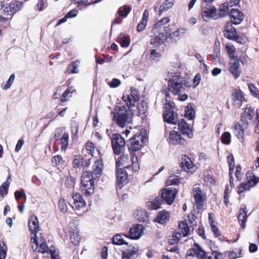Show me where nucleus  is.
I'll return each mask as SVG.
<instances>
[{
	"label": "nucleus",
	"mask_w": 259,
	"mask_h": 259,
	"mask_svg": "<svg viewBox=\"0 0 259 259\" xmlns=\"http://www.w3.org/2000/svg\"><path fill=\"white\" fill-rule=\"evenodd\" d=\"M190 228L188 227V225L186 221H181L179 224L178 232L181 233L183 235V237H185L188 235Z\"/></svg>",
	"instance_id": "7c9ffc66"
},
{
	"label": "nucleus",
	"mask_w": 259,
	"mask_h": 259,
	"mask_svg": "<svg viewBox=\"0 0 259 259\" xmlns=\"http://www.w3.org/2000/svg\"><path fill=\"white\" fill-rule=\"evenodd\" d=\"M245 210V208H241L238 216V221L241 223L240 225L243 229L245 227V224L247 220V215Z\"/></svg>",
	"instance_id": "473e14b6"
},
{
	"label": "nucleus",
	"mask_w": 259,
	"mask_h": 259,
	"mask_svg": "<svg viewBox=\"0 0 259 259\" xmlns=\"http://www.w3.org/2000/svg\"><path fill=\"white\" fill-rule=\"evenodd\" d=\"M240 60V59L237 57H234L230 59L229 61V70L235 79L238 78L241 74L239 68Z\"/></svg>",
	"instance_id": "6e6552de"
},
{
	"label": "nucleus",
	"mask_w": 259,
	"mask_h": 259,
	"mask_svg": "<svg viewBox=\"0 0 259 259\" xmlns=\"http://www.w3.org/2000/svg\"><path fill=\"white\" fill-rule=\"evenodd\" d=\"M23 6V3L19 1L11 2L5 9V11L7 13H11L12 14L16 13L21 10Z\"/></svg>",
	"instance_id": "b1692460"
},
{
	"label": "nucleus",
	"mask_w": 259,
	"mask_h": 259,
	"mask_svg": "<svg viewBox=\"0 0 259 259\" xmlns=\"http://www.w3.org/2000/svg\"><path fill=\"white\" fill-rule=\"evenodd\" d=\"M169 140L170 143L174 145L180 144L184 146L186 144V140L182 137L181 135L175 131L170 132Z\"/></svg>",
	"instance_id": "dca6fc26"
},
{
	"label": "nucleus",
	"mask_w": 259,
	"mask_h": 259,
	"mask_svg": "<svg viewBox=\"0 0 259 259\" xmlns=\"http://www.w3.org/2000/svg\"><path fill=\"white\" fill-rule=\"evenodd\" d=\"M73 88L72 87H68L62 94L60 100L62 102H65L68 100L69 97L71 96V94L73 92Z\"/></svg>",
	"instance_id": "79ce46f5"
},
{
	"label": "nucleus",
	"mask_w": 259,
	"mask_h": 259,
	"mask_svg": "<svg viewBox=\"0 0 259 259\" xmlns=\"http://www.w3.org/2000/svg\"><path fill=\"white\" fill-rule=\"evenodd\" d=\"M248 89L252 96L254 97L257 98L259 96V91L253 83H249L248 84Z\"/></svg>",
	"instance_id": "5fc2aeb1"
},
{
	"label": "nucleus",
	"mask_w": 259,
	"mask_h": 259,
	"mask_svg": "<svg viewBox=\"0 0 259 259\" xmlns=\"http://www.w3.org/2000/svg\"><path fill=\"white\" fill-rule=\"evenodd\" d=\"M94 179L90 176V172H84L81 179V189L84 195L89 196L93 194L95 191Z\"/></svg>",
	"instance_id": "20e7f679"
},
{
	"label": "nucleus",
	"mask_w": 259,
	"mask_h": 259,
	"mask_svg": "<svg viewBox=\"0 0 259 259\" xmlns=\"http://www.w3.org/2000/svg\"><path fill=\"white\" fill-rule=\"evenodd\" d=\"M38 221L36 216H31L29 221V228L30 231L33 234L37 232V230L38 229Z\"/></svg>",
	"instance_id": "c756f323"
},
{
	"label": "nucleus",
	"mask_w": 259,
	"mask_h": 259,
	"mask_svg": "<svg viewBox=\"0 0 259 259\" xmlns=\"http://www.w3.org/2000/svg\"><path fill=\"white\" fill-rule=\"evenodd\" d=\"M131 8L129 6L125 5L123 7L122 10L120 8L118 10L119 15L120 16L126 17L128 14L130 12Z\"/></svg>",
	"instance_id": "052dcab7"
},
{
	"label": "nucleus",
	"mask_w": 259,
	"mask_h": 259,
	"mask_svg": "<svg viewBox=\"0 0 259 259\" xmlns=\"http://www.w3.org/2000/svg\"><path fill=\"white\" fill-rule=\"evenodd\" d=\"M137 108L140 115L144 114L147 111L148 105L145 102H142L138 104Z\"/></svg>",
	"instance_id": "603ef678"
},
{
	"label": "nucleus",
	"mask_w": 259,
	"mask_h": 259,
	"mask_svg": "<svg viewBox=\"0 0 259 259\" xmlns=\"http://www.w3.org/2000/svg\"><path fill=\"white\" fill-rule=\"evenodd\" d=\"M185 33V29L183 28L178 29L166 36L167 39H169L171 42L176 43L180 39Z\"/></svg>",
	"instance_id": "4be33fe9"
},
{
	"label": "nucleus",
	"mask_w": 259,
	"mask_h": 259,
	"mask_svg": "<svg viewBox=\"0 0 259 259\" xmlns=\"http://www.w3.org/2000/svg\"><path fill=\"white\" fill-rule=\"evenodd\" d=\"M251 174L247 172L246 174V177L247 178V182L250 185H251V186L253 187L259 182V181L258 178L254 175L251 176Z\"/></svg>",
	"instance_id": "a19ab883"
},
{
	"label": "nucleus",
	"mask_w": 259,
	"mask_h": 259,
	"mask_svg": "<svg viewBox=\"0 0 259 259\" xmlns=\"http://www.w3.org/2000/svg\"><path fill=\"white\" fill-rule=\"evenodd\" d=\"M69 134L64 133L60 139L62 149H66L68 145Z\"/></svg>",
	"instance_id": "49530a36"
},
{
	"label": "nucleus",
	"mask_w": 259,
	"mask_h": 259,
	"mask_svg": "<svg viewBox=\"0 0 259 259\" xmlns=\"http://www.w3.org/2000/svg\"><path fill=\"white\" fill-rule=\"evenodd\" d=\"M227 161L229 166V175H232L235 167V161L233 155H228Z\"/></svg>",
	"instance_id": "8fccbe9b"
},
{
	"label": "nucleus",
	"mask_w": 259,
	"mask_h": 259,
	"mask_svg": "<svg viewBox=\"0 0 259 259\" xmlns=\"http://www.w3.org/2000/svg\"><path fill=\"white\" fill-rule=\"evenodd\" d=\"M128 160V156L126 155L123 154L119 156L117 159L116 162V166L119 168V166H124L126 162Z\"/></svg>",
	"instance_id": "37998d69"
},
{
	"label": "nucleus",
	"mask_w": 259,
	"mask_h": 259,
	"mask_svg": "<svg viewBox=\"0 0 259 259\" xmlns=\"http://www.w3.org/2000/svg\"><path fill=\"white\" fill-rule=\"evenodd\" d=\"M223 33L224 36L229 39L238 40L239 39V36L237 35L235 28L230 22L225 24Z\"/></svg>",
	"instance_id": "9d476101"
},
{
	"label": "nucleus",
	"mask_w": 259,
	"mask_h": 259,
	"mask_svg": "<svg viewBox=\"0 0 259 259\" xmlns=\"http://www.w3.org/2000/svg\"><path fill=\"white\" fill-rule=\"evenodd\" d=\"M90 159L84 158L80 155L74 157L73 165L74 167L87 169L90 165Z\"/></svg>",
	"instance_id": "9b49d317"
},
{
	"label": "nucleus",
	"mask_w": 259,
	"mask_h": 259,
	"mask_svg": "<svg viewBox=\"0 0 259 259\" xmlns=\"http://www.w3.org/2000/svg\"><path fill=\"white\" fill-rule=\"evenodd\" d=\"M254 111L250 107H246L244 112L241 116V122L247 125L248 124V120L251 121L254 116Z\"/></svg>",
	"instance_id": "412c9836"
},
{
	"label": "nucleus",
	"mask_w": 259,
	"mask_h": 259,
	"mask_svg": "<svg viewBox=\"0 0 259 259\" xmlns=\"http://www.w3.org/2000/svg\"><path fill=\"white\" fill-rule=\"evenodd\" d=\"M49 252L51 254V259H60L58 251L55 249L52 246L49 249Z\"/></svg>",
	"instance_id": "69168bd1"
},
{
	"label": "nucleus",
	"mask_w": 259,
	"mask_h": 259,
	"mask_svg": "<svg viewBox=\"0 0 259 259\" xmlns=\"http://www.w3.org/2000/svg\"><path fill=\"white\" fill-rule=\"evenodd\" d=\"M119 42L122 47H127L131 42L130 38L128 36L123 35V33H120L118 37Z\"/></svg>",
	"instance_id": "c9c22d12"
},
{
	"label": "nucleus",
	"mask_w": 259,
	"mask_h": 259,
	"mask_svg": "<svg viewBox=\"0 0 259 259\" xmlns=\"http://www.w3.org/2000/svg\"><path fill=\"white\" fill-rule=\"evenodd\" d=\"M226 50L227 51V53L228 55L229 56L230 58H232L234 57H236L234 56V53L235 52V48L234 46L230 44H227L225 47Z\"/></svg>",
	"instance_id": "c03bdc74"
},
{
	"label": "nucleus",
	"mask_w": 259,
	"mask_h": 259,
	"mask_svg": "<svg viewBox=\"0 0 259 259\" xmlns=\"http://www.w3.org/2000/svg\"><path fill=\"white\" fill-rule=\"evenodd\" d=\"M234 133L238 139L242 142L244 140V128L240 124H235L234 126Z\"/></svg>",
	"instance_id": "f704fd0d"
},
{
	"label": "nucleus",
	"mask_w": 259,
	"mask_h": 259,
	"mask_svg": "<svg viewBox=\"0 0 259 259\" xmlns=\"http://www.w3.org/2000/svg\"><path fill=\"white\" fill-rule=\"evenodd\" d=\"M58 207L62 212L65 213L67 211V205L64 199H60L58 203Z\"/></svg>",
	"instance_id": "bf43d9fd"
},
{
	"label": "nucleus",
	"mask_w": 259,
	"mask_h": 259,
	"mask_svg": "<svg viewBox=\"0 0 259 259\" xmlns=\"http://www.w3.org/2000/svg\"><path fill=\"white\" fill-rule=\"evenodd\" d=\"M73 199V208L79 210L84 208L86 205L85 201L84 200L83 197L79 193L74 194L72 196Z\"/></svg>",
	"instance_id": "5701e85b"
},
{
	"label": "nucleus",
	"mask_w": 259,
	"mask_h": 259,
	"mask_svg": "<svg viewBox=\"0 0 259 259\" xmlns=\"http://www.w3.org/2000/svg\"><path fill=\"white\" fill-rule=\"evenodd\" d=\"M128 238L127 235L120 233L115 235L112 238V243L117 245L128 244L127 242L124 239V238Z\"/></svg>",
	"instance_id": "cd10ccee"
},
{
	"label": "nucleus",
	"mask_w": 259,
	"mask_h": 259,
	"mask_svg": "<svg viewBox=\"0 0 259 259\" xmlns=\"http://www.w3.org/2000/svg\"><path fill=\"white\" fill-rule=\"evenodd\" d=\"M10 184V182L6 181L0 186V195L3 196L8 193V188Z\"/></svg>",
	"instance_id": "3c124183"
},
{
	"label": "nucleus",
	"mask_w": 259,
	"mask_h": 259,
	"mask_svg": "<svg viewBox=\"0 0 259 259\" xmlns=\"http://www.w3.org/2000/svg\"><path fill=\"white\" fill-rule=\"evenodd\" d=\"M183 235L179 232H174L171 236V238L169 239V242L170 244L177 243Z\"/></svg>",
	"instance_id": "58836bf2"
},
{
	"label": "nucleus",
	"mask_w": 259,
	"mask_h": 259,
	"mask_svg": "<svg viewBox=\"0 0 259 259\" xmlns=\"http://www.w3.org/2000/svg\"><path fill=\"white\" fill-rule=\"evenodd\" d=\"M145 132V130H141L130 139L127 146L131 153L139 151L143 144L147 141V137L144 135Z\"/></svg>",
	"instance_id": "7ed1b4c3"
},
{
	"label": "nucleus",
	"mask_w": 259,
	"mask_h": 259,
	"mask_svg": "<svg viewBox=\"0 0 259 259\" xmlns=\"http://www.w3.org/2000/svg\"><path fill=\"white\" fill-rule=\"evenodd\" d=\"M163 119L165 122L176 124L178 122V114L171 109H166L163 113Z\"/></svg>",
	"instance_id": "ddd939ff"
},
{
	"label": "nucleus",
	"mask_w": 259,
	"mask_h": 259,
	"mask_svg": "<svg viewBox=\"0 0 259 259\" xmlns=\"http://www.w3.org/2000/svg\"><path fill=\"white\" fill-rule=\"evenodd\" d=\"M64 160L60 155H57L53 157V162H55L56 165H62L64 163Z\"/></svg>",
	"instance_id": "e2e57ef3"
},
{
	"label": "nucleus",
	"mask_w": 259,
	"mask_h": 259,
	"mask_svg": "<svg viewBox=\"0 0 259 259\" xmlns=\"http://www.w3.org/2000/svg\"><path fill=\"white\" fill-rule=\"evenodd\" d=\"M15 77V75L14 74H12V75H11L9 78L7 80L6 84L3 88L4 90H7V89H9L11 87V86L14 82Z\"/></svg>",
	"instance_id": "0e129e2a"
},
{
	"label": "nucleus",
	"mask_w": 259,
	"mask_h": 259,
	"mask_svg": "<svg viewBox=\"0 0 259 259\" xmlns=\"http://www.w3.org/2000/svg\"><path fill=\"white\" fill-rule=\"evenodd\" d=\"M14 195L17 200H18L20 197H23L25 199L27 198L25 191L23 189H22L20 191H16L14 193Z\"/></svg>",
	"instance_id": "338daca9"
},
{
	"label": "nucleus",
	"mask_w": 259,
	"mask_h": 259,
	"mask_svg": "<svg viewBox=\"0 0 259 259\" xmlns=\"http://www.w3.org/2000/svg\"><path fill=\"white\" fill-rule=\"evenodd\" d=\"M232 97L234 102L239 107L241 106L245 100L243 92L240 90L235 89L232 93Z\"/></svg>",
	"instance_id": "a878e982"
},
{
	"label": "nucleus",
	"mask_w": 259,
	"mask_h": 259,
	"mask_svg": "<svg viewBox=\"0 0 259 259\" xmlns=\"http://www.w3.org/2000/svg\"><path fill=\"white\" fill-rule=\"evenodd\" d=\"M180 179L177 176H172L168 178L166 182L167 186L178 185L180 183Z\"/></svg>",
	"instance_id": "4c0bfd02"
},
{
	"label": "nucleus",
	"mask_w": 259,
	"mask_h": 259,
	"mask_svg": "<svg viewBox=\"0 0 259 259\" xmlns=\"http://www.w3.org/2000/svg\"><path fill=\"white\" fill-rule=\"evenodd\" d=\"M155 36L150 39V44L155 47H157L163 44L167 40L166 35L163 32H158Z\"/></svg>",
	"instance_id": "aec40b11"
},
{
	"label": "nucleus",
	"mask_w": 259,
	"mask_h": 259,
	"mask_svg": "<svg viewBox=\"0 0 259 259\" xmlns=\"http://www.w3.org/2000/svg\"><path fill=\"white\" fill-rule=\"evenodd\" d=\"M169 219V215L167 211L163 210L159 212L155 219V222L160 224H166Z\"/></svg>",
	"instance_id": "bb28decb"
},
{
	"label": "nucleus",
	"mask_w": 259,
	"mask_h": 259,
	"mask_svg": "<svg viewBox=\"0 0 259 259\" xmlns=\"http://www.w3.org/2000/svg\"><path fill=\"white\" fill-rule=\"evenodd\" d=\"M123 100L125 102L128 109L125 106L117 107L112 112L113 114V121L116 125L121 128H124L127 124L131 123L133 121V113L129 109L135 106L137 101L139 100V96L136 95V90H132L131 95L124 94L122 97Z\"/></svg>",
	"instance_id": "f257e3e1"
},
{
	"label": "nucleus",
	"mask_w": 259,
	"mask_h": 259,
	"mask_svg": "<svg viewBox=\"0 0 259 259\" xmlns=\"http://www.w3.org/2000/svg\"><path fill=\"white\" fill-rule=\"evenodd\" d=\"M143 226L139 224L135 225L130 229L128 238L132 239H138L143 234Z\"/></svg>",
	"instance_id": "4468645a"
},
{
	"label": "nucleus",
	"mask_w": 259,
	"mask_h": 259,
	"mask_svg": "<svg viewBox=\"0 0 259 259\" xmlns=\"http://www.w3.org/2000/svg\"><path fill=\"white\" fill-rule=\"evenodd\" d=\"M168 77V89L173 94H181L187 91L183 83L184 80L181 77V73L180 72H169Z\"/></svg>",
	"instance_id": "f03ea898"
},
{
	"label": "nucleus",
	"mask_w": 259,
	"mask_h": 259,
	"mask_svg": "<svg viewBox=\"0 0 259 259\" xmlns=\"http://www.w3.org/2000/svg\"><path fill=\"white\" fill-rule=\"evenodd\" d=\"M165 26L161 22L158 21L154 25L152 31L154 35H156L157 33L163 32V27Z\"/></svg>",
	"instance_id": "864d4df0"
},
{
	"label": "nucleus",
	"mask_w": 259,
	"mask_h": 259,
	"mask_svg": "<svg viewBox=\"0 0 259 259\" xmlns=\"http://www.w3.org/2000/svg\"><path fill=\"white\" fill-rule=\"evenodd\" d=\"M193 193L197 208L201 209L203 206V201L204 199L203 198L202 193L200 187H195L194 188Z\"/></svg>",
	"instance_id": "a211bd4d"
},
{
	"label": "nucleus",
	"mask_w": 259,
	"mask_h": 259,
	"mask_svg": "<svg viewBox=\"0 0 259 259\" xmlns=\"http://www.w3.org/2000/svg\"><path fill=\"white\" fill-rule=\"evenodd\" d=\"M229 15L231 23L235 25L239 24L244 18V14L238 9H232Z\"/></svg>",
	"instance_id": "f8f14e48"
},
{
	"label": "nucleus",
	"mask_w": 259,
	"mask_h": 259,
	"mask_svg": "<svg viewBox=\"0 0 259 259\" xmlns=\"http://www.w3.org/2000/svg\"><path fill=\"white\" fill-rule=\"evenodd\" d=\"M70 240L71 241V242L74 245H77L78 243L80 240V237L77 231H76L75 232H73L72 233H71Z\"/></svg>",
	"instance_id": "6e6d98bb"
},
{
	"label": "nucleus",
	"mask_w": 259,
	"mask_h": 259,
	"mask_svg": "<svg viewBox=\"0 0 259 259\" xmlns=\"http://www.w3.org/2000/svg\"><path fill=\"white\" fill-rule=\"evenodd\" d=\"M79 64V61L75 60L72 62L71 64L69 66L68 69L70 74L77 73L78 70L77 69Z\"/></svg>",
	"instance_id": "ea45409f"
},
{
	"label": "nucleus",
	"mask_w": 259,
	"mask_h": 259,
	"mask_svg": "<svg viewBox=\"0 0 259 259\" xmlns=\"http://www.w3.org/2000/svg\"><path fill=\"white\" fill-rule=\"evenodd\" d=\"M178 191V189L175 188H165L161 193V197L167 204L170 205L175 200Z\"/></svg>",
	"instance_id": "0eeeda50"
},
{
	"label": "nucleus",
	"mask_w": 259,
	"mask_h": 259,
	"mask_svg": "<svg viewBox=\"0 0 259 259\" xmlns=\"http://www.w3.org/2000/svg\"><path fill=\"white\" fill-rule=\"evenodd\" d=\"M134 215L140 222H147L148 221V213L144 209H137Z\"/></svg>",
	"instance_id": "c85d7f7f"
},
{
	"label": "nucleus",
	"mask_w": 259,
	"mask_h": 259,
	"mask_svg": "<svg viewBox=\"0 0 259 259\" xmlns=\"http://www.w3.org/2000/svg\"><path fill=\"white\" fill-rule=\"evenodd\" d=\"M175 2V0H165L159 8V15H161L163 12L171 8L173 6Z\"/></svg>",
	"instance_id": "72a5a7b5"
},
{
	"label": "nucleus",
	"mask_w": 259,
	"mask_h": 259,
	"mask_svg": "<svg viewBox=\"0 0 259 259\" xmlns=\"http://www.w3.org/2000/svg\"><path fill=\"white\" fill-rule=\"evenodd\" d=\"M178 128L183 135L188 136L189 138H193V134L192 129L183 119L178 123Z\"/></svg>",
	"instance_id": "f3484780"
},
{
	"label": "nucleus",
	"mask_w": 259,
	"mask_h": 259,
	"mask_svg": "<svg viewBox=\"0 0 259 259\" xmlns=\"http://www.w3.org/2000/svg\"><path fill=\"white\" fill-rule=\"evenodd\" d=\"M127 177V172L124 168L117 167L116 185L117 188L120 189L126 184Z\"/></svg>",
	"instance_id": "1a4fd4ad"
},
{
	"label": "nucleus",
	"mask_w": 259,
	"mask_h": 259,
	"mask_svg": "<svg viewBox=\"0 0 259 259\" xmlns=\"http://www.w3.org/2000/svg\"><path fill=\"white\" fill-rule=\"evenodd\" d=\"M181 166L185 171L194 170L195 167L193 164L191 159L186 155L182 157V161L181 163Z\"/></svg>",
	"instance_id": "393cba45"
},
{
	"label": "nucleus",
	"mask_w": 259,
	"mask_h": 259,
	"mask_svg": "<svg viewBox=\"0 0 259 259\" xmlns=\"http://www.w3.org/2000/svg\"><path fill=\"white\" fill-rule=\"evenodd\" d=\"M220 42L219 41H215L214 44L213 53L210 55L213 60H216L220 54Z\"/></svg>",
	"instance_id": "a18cd8bd"
},
{
	"label": "nucleus",
	"mask_w": 259,
	"mask_h": 259,
	"mask_svg": "<svg viewBox=\"0 0 259 259\" xmlns=\"http://www.w3.org/2000/svg\"><path fill=\"white\" fill-rule=\"evenodd\" d=\"M103 161L101 159L96 160L93 167V171H87L86 172H90V176L96 179L99 178L101 175L103 169Z\"/></svg>",
	"instance_id": "2eb2a0df"
},
{
	"label": "nucleus",
	"mask_w": 259,
	"mask_h": 259,
	"mask_svg": "<svg viewBox=\"0 0 259 259\" xmlns=\"http://www.w3.org/2000/svg\"><path fill=\"white\" fill-rule=\"evenodd\" d=\"M222 142L224 144H229L231 142V134L228 132H225L222 136Z\"/></svg>",
	"instance_id": "13d9d810"
},
{
	"label": "nucleus",
	"mask_w": 259,
	"mask_h": 259,
	"mask_svg": "<svg viewBox=\"0 0 259 259\" xmlns=\"http://www.w3.org/2000/svg\"><path fill=\"white\" fill-rule=\"evenodd\" d=\"M139 248L130 246L122 251V259H135L139 254Z\"/></svg>",
	"instance_id": "6ab92c4d"
},
{
	"label": "nucleus",
	"mask_w": 259,
	"mask_h": 259,
	"mask_svg": "<svg viewBox=\"0 0 259 259\" xmlns=\"http://www.w3.org/2000/svg\"><path fill=\"white\" fill-rule=\"evenodd\" d=\"M34 242L36 244V246L38 247V252L42 253H45L49 251L48 249V246L45 241H43L40 244L36 239H34Z\"/></svg>",
	"instance_id": "e433bc0d"
},
{
	"label": "nucleus",
	"mask_w": 259,
	"mask_h": 259,
	"mask_svg": "<svg viewBox=\"0 0 259 259\" xmlns=\"http://www.w3.org/2000/svg\"><path fill=\"white\" fill-rule=\"evenodd\" d=\"M111 145L114 153L119 155L124 150L125 142L120 135L114 134L111 138Z\"/></svg>",
	"instance_id": "39448f33"
},
{
	"label": "nucleus",
	"mask_w": 259,
	"mask_h": 259,
	"mask_svg": "<svg viewBox=\"0 0 259 259\" xmlns=\"http://www.w3.org/2000/svg\"><path fill=\"white\" fill-rule=\"evenodd\" d=\"M75 180L71 176L67 177L65 181L66 186L70 188H73L75 185Z\"/></svg>",
	"instance_id": "680f3d73"
},
{
	"label": "nucleus",
	"mask_w": 259,
	"mask_h": 259,
	"mask_svg": "<svg viewBox=\"0 0 259 259\" xmlns=\"http://www.w3.org/2000/svg\"><path fill=\"white\" fill-rule=\"evenodd\" d=\"M201 15L202 18L205 21H207L210 19L216 20L219 18L216 8L211 4H205V6L202 5Z\"/></svg>",
	"instance_id": "423d86ee"
},
{
	"label": "nucleus",
	"mask_w": 259,
	"mask_h": 259,
	"mask_svg": "<svg viewBox=\"0 0 259 259\" xmlns=\"http://www.w3.org/2000/svg\"><path fill=\"white\" fill-rule=\"evenodd\" d=\"M228 10V4L224 3L222 4L220 7V12L218 14L219 18L224 17L226 15V12Z\"/></svg>",
	"instance_id": "de8ad7c7"
},
{
	"label": "nucleus",
	"mask_w": 259,
	"mask_h": 259,
	"mask_svg": "<svg viewBox=\"0 0 259 259\" xmlns=\"http://www.w3.org/2000/svg\"><path fill=\"white\" fill-rule=\"evenodd\" d=\"M251 187V185H250L248 182L245 183H241L238 187V193L240 194L245 190H249Z\"/></svg>",
	"instance_id": "4d7b16f0"
},
{
	"label": "nucleus",
	"mask_w": 259,
	"mask_h": 259,
	"mask_svg": "<svg viewBox=\"0 0 259 259\" xmlns=\"http://www.w3.org/2000/svg\"><path fill=\"white\" fill-rule=\"evenodd\" d=\"M185 117L188 120H193L195 117V110L192 104L189 103L186 107L185 109Z\"/></svg>",
	"instance_id": "2f4dec72"
},
{
	"label": "nucleus",
	"mask_w": 259,
	"mask_h": 259,
	"mask_svg": "<svg viewBox=\"0 0 259 259\" xmlns=\"http://www.w3.org/2000/svg\"><path fill=\"white\" fill-rule=\"evenodd\" d=\"M255 123L256 126L255 132L259 135V109H256L255 112Z\"/></svg>",
	"instance_id": "774afa93"
},
{
	"label": "nucleus",
	"mask_w": 259,
	"mask_h": 259,
	"mask_svg": "<svg viewBox=\"0 0 259 259\" xmlns=\"http://www.w3.org/2000/svg\"><path fill=\"white\" fill-rule=\"evenodd\" d=\"M163 200L162 197H156L151 204V208L153 209H157L160 208L161 204L163 203Z\"/></svg>",
	"instance_id": "09e8293b"
}]
</instances>
